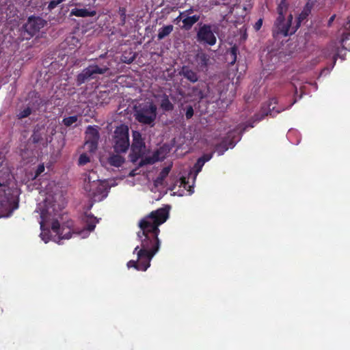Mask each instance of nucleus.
Here are the masks:
<instances>
[{
  "label": "nucleus",
  "instance_id": "obj_30",
  "mask_svg": "<svg viewBox=\"0 0 350 350\" xmlns=\"http://www.w3.org/2000/svg\"><path fill=\"white\" fill-rule=\"evenodd\" d=\"M118 14L120 16L122 25H124L126 18V9L124 7H120L118 9Z\"/></svg>",
  "mask_w": 350,
  "mask_h": 350
},
{
  "label": "nucleus",
  "instance_id": "obj_32",
  "mask_svg": "<svg viewBox=\"0 0 350 350\" xmlns=\"http://www.w3.org/2000/svg\"><path fill=\"white\" fill-rule=\"evenodd\" d=\"M204 165V163L202 161H201L200 159L199 158L193 166V170L196 174H198L202 170V168Z\"/></svg>",
  "mask_w": 350,
  "mask_h": 350
},
{
  "label": "nucleus",
  "instance_id": "obj_17",
  "mask_svg": "<svg viewBox=\"0 0 350 350\" xmlns=\"http://www.w3.org/2000/svg\"><path fill=\"white\" fill-rule=\"evenodd\" d=\"M96 14L95 10H90L86 8H75L71 11V15H74L77 17H88L94 16Z\"/></svg>",
  "mask_w": 350,
  "mask_h": 350
},
{
  "label": "nucleus",
  "instance_id": "obj_10",
  "mask_svg": "<svg viewBox=\"0 0 350 350\" xmlns=\"http://www.w3.org/2000/svg\"><path fill=\"white\" fill-rule=\"evenodd\" d=\"M133 143L131 144V153L130 154L131 161L133 163L136 162L144 153L145 143L140 133L134 131L133 133Z\"/></svg>",
  "mask_w": 350,
  "mask_h": 350
},
{
  "label": "nucleus",
  "instance_id": "obj_31",
  "mask_svg": "<svg viewBox=\"0 0 350 350\" xmlns=\"http://www.w3.org/2000/svg\"><path fill=\"white\" fill-rule=\"evenodd\" d=\"M90 162V157L87 154L83 153L79 156L78 163L79 165H84Z\"/></svg>",
  "mask_w": 350,
  "mask_h": 350
},
{
  "label": "nucleus",
  "instance_id": "obj_45",
  "mask_svg": "<svg viewBox=\"0 0 350 350\" xmlns=\"http://www.w3.org/2000/svg\"><path fill=\"white\" fill-rule=\"evenodd\" d=\"M188 187H189V191H190V193H193V191H191V189L192 187H191L189 185Z\"/></svg>",
  "mask_w": 350,
  "mask_h": 350
},
{
  "label": "nucleus",
  "instance_id": "obj_36",
  "mask_svg": "<svg viewBox=\"0 0 350 350\" xmlns=\"http://www.w3.org/2000/svg\"><path fill=\"white\" fill-rule=\"evenodd\" d=\"M213 157V153L211 154H204L201 157H200V160L202 161L204 163L211 159Z\"/></svg>",
  "mask_w": 350,
  "mask_h": 350
},
{
  "label": "nucleus",
  "instance_id": "obj_28",
  "mask_svg": "<svg viewBox=\"0 0 350 350\" xmlns=\"http://www.w3.org/2000/svg\"><path fill=\"white\" fill-rule=\"evenodd\" d=\"M31 139L33 143L37 144L42 141V136L38 131H33V133L31 136Z\"/></svg>",
  "mask_w": 350,
  "mask_h": 350
},
{
  "label": "nucleus",
  "instance_id": "obj_1",
  "mask_svg": "<svg viewBox=\"0 0 350 350\" xmlns=\"http://www.w3.org/2000/svg\"><path fill=\"white\" fill-rule=\"evenodd\" d=\"M169 207L159 208L144 216L139 221L140 230L137 237L141 241L133 251L137 254V260H131L127 262L128 268H135L145 271L150 266V261L160 247L159 234V226L164 224L169 217Z\"/></svg>",
  "mask_w": 350,
  "mask_h": 350
},
{
  "label": "nucleus",
  "instance_id": "obj_40",
  "mask_svg": "<svg viewBox=\"0 0 350 350\" xmlns=\"http://www.w3.org/2000/svg\"><path fill=\"white\" fill-rule=\"evenodd\" d=\"M180 185H183L184 188H186V187L188 185V183L186 181V178H185V177L180 178Z\"/></svg>",
  "mask_w": 350,
  "mask_h": 350
},
{
  "label": "nucleus",
  "instance_id": "obj_11",
  "mask_svg": "<svg viewBox=\"0 0 350 350\" xmlns=\"http://www.w3.org/2000/svg\"><path fill=\"white\" fill-rule=\"evenodd\" d=\"M85 146L90 152H94L98 148L100 135L98 130L92 126H88L86 131Z\"/></svg>",
  "mask_w": 350,
  "mask_h": 350
},
{
  "label": "nucleus",
  "instance_id": "obj_25",
  "mask_svg": "<svg viewBox=\"0 0 350 350\" xmlns=\"http://www.w3.org/2000/svg\"><path fill=\"white\" fill-rule=\"evenodd\" d=\"M78 120L77 116H69L64 118L62 120V123L66 126H70L72 124L75 123Z\"/></svg>",
  "mask_w": 350,
  "mask_h": 350
},
{
  "label": "nucleus",
  "instance_id": "obj_2",
  "mask_svg": "<svg viewBox=\"0 0 350 350\" xmlns=\"http://www.w3.org/2000/svg\"><path fill=\"white\" fill-rule=\"evenodd\" d=\"M64 208V205L63 203L57 202L55 197L49 196L44 201V206L40 215L42 218L40 222L41 230L44 231V223H47L51 219V228L52 231L57 235L58 240L57 242L59 244L61 240L71 238L72 234L85 237L94 230L96 224L98 221L93 215L86 213L82 218L84 226L81 228L76 227L72 220H68L60 226L59 221L54 217L59 215L60 212Z\"/></svg>",
  "mask_w": 350,
  "mask_h": 350
},
{
  "label": "nucleus",
  "instance_id": "obj_4",
  "mask_svg": "<svg viewBox=\"0 0 350 350\" xmlns=\"http://www.w3.org/2000/svg\"><path fill=\"white\" fill-rule=\"evenodd\" d=\"M288 8V3L287 0H280L277 7V12L278 16L275 22V31L278 34L283 35L284 36H288L289 29L293 21V15L290 14L288 16L287 21L285 22L284 15Z\"/></svg>",
  "mask_w": 350,
  "mask_h": 350
},
{
  "label": "nucleus",
  "instance_id": "obj_23",
  "mask_svg": "<svg viewBox=\"0 0 350 350\" xmlns=\"http://www.w3.org/2000/svg\"><path fill=\"white\" fill-rule=\"evenodd\" d=\"M350 37V17L347 18V22L344 25V31L342 33L340 42L343 44Z\"/></svg>",
  "mask_w": 350,
  "mask_h": 350
},
{
  "label": "nucleus",
  "instance_id": "obj_38",
  "mask_svg": "<svg viewBox=\"0 0 350 350\" xmlns=\"http://www.w3.org/2000/svg\"><path fill=\"white\" fill-rule=\"evenodd\" d=\"M123 58H124V59H122L123 62L129 64H131L135 60V56L133 55L129 58L124 57Z\"/></svg>",
  "mask_w": 350,
  "mask_h": 350
},
{
  "label": "nucleus",
  "instance_id": "obj_41",
  "mask_svg": "<svg viewBox=\"0 0 350 350\" xmlns=\"http://www.w3.org/2000/svg\"><path fill=\"white\" fill-rule=\"evenodd\" d=\"M335 18H336V15H335V14L332 15V16L329 18V19L328 20V22H327V26H328V27H331V26H332V23L334 22V21Z\"/></svg>",
  "mask_w": 350,
  "mask_h": 350
},
{
  "label": "nucleus",
  "instance_id": "obj_7",
  "mask_svg": "<svg viewBox=\"0 0 350 350\" xmlns=\"http://www.w3.org/2000/svg\"><path fill=\"white\" fill-rule=\"evenodd\" d=\"M110 63L107 62L98 64H91L84 68L81 73L77 76V85H81L90 79H94L95 75L105 74L109 70Z\"/></svg>",
  "mask_w": 350,
  "mask_h": 350
},
{
  "label": "nucleus",
  "instance_id": "obj_34",
  "mask_svg": "<svg viewBox=\"0 0 350 350\" xmlns=\"http://www.w3.org/2000/svg\"><path fill=\"white\" fill-rule=\"evenodd\" d=\"M193 109L191 105H188L186 107L185 117L187 120L191 119L193 116Z\"/></svg>",
  "mask_w": 350,
  "mask_h": 350
},
{
  "label": "nucleus",
  "instance_id": "obj_43",
  "mask_svg": "<svg viewBox=\"0 0 350 350\" xmlns=\"http://www.w3.org/2000/svg\"><path fill=\"white\" fill-rule=\"evenodd\" d=\"M56 1V3H55V5H57L59 3H60L62 1V0H57V1Z\"/></svg>",
  "mask_w": 350,
  "mask_h": 350
},
{
  "label": "nucleus",
  "instance_id": "obj_21",
  "mask_svg": "<svg viewBox=\"0 0 350 350\" xmlns=\"http://www.w3.org/2000/svg\"><path fill=\"white\" fill-rule=\"evenodd\" d=\"M120 153L113 154L108 158V163L116 167H120L124 163V158L120 155Z\"/></svg>",
  "mask_w": 350,
  "mask_h": 350
},
{
  "label": "nucleus",
  "instance_id": "obj_24",
  "mask_svg": "<svg viewBox=\"0 0 350 350\" xmlns=\"http://www.w3.org/2000/svg\"><path fill=\"white\" fill-rule=\"evenodd\" d=\"M173 25H168L166 26H164L159 29L157 38L159 40H162L168 35L171 33V32L173 31Z\"/></svg>",
  "mask_w": 350,
  "mask_h": 350
},
{
  "label": "nucleus",
  "instance_id": "obj_18",
  "mask_svg": "<svg viewBox=\"0 0 350 350\" xmlns=\"http://www.w3.org/2000/svg\"><path fill=\"white\" fill-rule=\"evenodd\" d=\"M200 18V15L187 16L183 19V28L185 30H189L193 25L196 23Z\"/></svg>",
  "mask_w": 350,
  "mask_h": 350
},
{
  "label": "nucleus",
  "instance_id": "obj_16",
  "mask_svg": "<svg viewBox=\"0 0 350 350\" xmlns=\"http://www.w3.org/2000/svg\"><path fill=\"white\" fill-rule=\"evenodd\" d=\"M179 75L193 83L197 82L199 79L197 72L191 70L187 66H183L181 68Z\"/></svg>",
  "mask_w": 350,
  "mask_h": 350
},
{
  "label": "nucleus",
  "instance_id": "obj_20",
  "mask_svg": "<svg viewBox=\"0 0 350 350\" xmlns=\"http://www.w3.org/2000/svg\"><path fill=\"white\" fill-rule=\"evenodd\" d=\"M171 167L170 166L163 167L160 172L159 176L154 181V185L156 187L161 186L163 185L164 180L168 176L170 172Z\"/></svg>",
  "mask_w": 350,
  "mask_h": 350
},
{
  "label": "nucleus",
  "instance_id": "obj_44",
  "mask_svg": "<svg viewBox=\"0 0 350 350\" xmlns=\"http://www.w3.org/2000/svg\"><path fill=\"white\" fill-rule=\"evenodd\" d=\"M336 62V57H334V62H333V66H332V67H334V66L335 65Z\"/></svg>",
  "mask_w": 350,
  "mask_h": 350
},
{
  "label": "nucleus",
  "instance_id": "obj_29",
  "mask_svg": "<svg viewBox=\"0 0 350 350\" xmlns=\"http://www.w3.org/2000/svg\"><path fill=\"white\" fill-rule=\"evenodd\" d=\"M94 179H98V176L96 175V173L94 172L93 170L90 172L88 175L85 178V183H92Z\"/></svg>",
  "mask_w": 350,
  "mask_h": 350
},
{
  "label": "nucleus",
  "instance_id": "obj_22",
  "mask_svg": "<svg viewBox=\"0 0 350 350\" xmlns=\"http://www.w3.org/2000/svg\"><path fill=\"white\" fill-rule=\"evenodd\" d=\"M196 60L198 63V66L201 70H204L207 68L209 58L208 55L204 53H198L196 56Z\"/></svg>",
  "mask_w": 350,
  "mask_h": 350
},
{
  "label": "nucleus",
  "instance_id": "obj_35",
  "mask_svg": "<svg viewBox=\"0 0 350 350\" xmlns=\"http://www.w3.org/2000/svg\"><path fill=\"white\" fill-rule=\"evenodd\" d=\"M193 12V9L192 7H191L189 9L186 10L185 11H184L183 12H180V15L176 18V20H179L181 18V16H183L189 15Z\"/></svg>",
  "mask_w": 350,
  "mask_h": 350
},
{
  "label": "nucleus",
  "instance_id": "obj_14",
  "mask_svg": "<svg viewBox=\"0 0 350 350\" xmlns=\"http://www.w3.org/2000/svg\"><path fill=\"white\" fill-rule=\"evenodd\" d=\"M314 5V1L313 0H308V1L304 5L301 12L299 14L297 17V24L295 27H291L289 29V33L288 35H292L295 33V31L298 29V28L300 27L301 23L305 21L308 16L311 13V10Z\"/></svg>",
  "mask_w": 350,
  "mask_h": 350
},
{
  "label": "nucleus",
  "instance_id": "obj_39",
  "mask_svg": "<svg viewBox=\"0 0 350 350\" xmlns=\"http://www.w3.org/2000/svg\"><path fill=\"white\" fill-rule=\"evenodd\" d=\"M150 163V159H142L139 163V167H142L146 164Z\"/></svg>",
  "mask_w": 350,
  "mask_h": 350
},
{
  "label": "nucleus",
  "instance_id": "obj_42",
  "mask_svg": "<svg viewBox=\"0 0 350 350\" xmlns=\"http://www.w3.org/2000/svg\"><path fill=\"white\" fill-rule=\"evenodd\" d=\"M55 3H56V1H51V2H50V3H49V7L50 8H54L56 6V5H55Z\"/></svg>",
  "mask_w": 350,
  "mask_h": 350
},
{
  "label": "nucleus",
  "instance_id": "obj_8",
  "mask_svg": "<svg viewBox=\"0 0 350 350\" xmlns=\"http://www.w3.org/2000/svg\"><path fill=\"white\" fill-rule=\"evenodd\" d=\"M92 182V184L85 183L84 189L93 201H101L107 196V188L99 179H94Z\"/></svg>",
  "mask_w": 350,
  "mask_h": 350
},
{
  "label": "nucleus",
  "instance_id": "obj_37",
  "mask_svg": "<svg viewBox=\"0 0 350 350\" xmlns=\"http://www.w3.org/2000/svg\"><path fill=\"white\" fill-rule=\"evenodd\" d=\"M262 25V19L259 18L256 23L254 25V28L256 31H258L260 29Z\"/></svg>",
  "mask_w": 350,
  "mask_h": 350
},
{
  "label": "nucleus",
  "instance_id": "obj_27",
  "mask_svg": "<svg viewBox=\"0 0 350 350\" xmlns=\"http://www.w3.org/2000/svg\"><path fill=\"white\" fill-rule=\"evenodd\" d=\"M32 111L31 109L29 107H26L23 110L21 111L18 114L17 117L18 119H23L25 118L28 117L29 115H31Z\"/></svg>",
  "mask_w": 350,
  "mask_h": 350
},
{
  "label": "nucleus",
  "instance_id": "obj_19",
  "mask_svg": "<svg viewBox=\"0 0 350 350\" xmlns=\"http://www.w3.org/2000/svg\"><path fill=\"white\" fill-rule=\"evenodd\" d=\"M160 107L163 111H172L174 106L173 103L170 100L169 96L166 94H163L161 96Z\"/></svg>",
  "mask_w": 350,
  "mask_h": 350
},
{
  "label": "nucleus",
  "instance_id": "obj_5",
  "mask_svg": "<svg viewBox=\"0 0 350 350\" xmlns=\"http://www.w3.org/2000/svg\"><path fill=\"white\" fill-rule=\"evenodd\" d=\"M129 127L125 124L117 126L113 132L112 143L116 153L126 152L130 146Z\"/></svg>",
  "mask_w": 350,
  "mask_h": 350
},
{
  "label": "nucleus",
  "instance_id": "obj_33",
  "mask_svg": "<svg viewBox=\"0 0 350 350\" xmlns=\"http://www.w3.org/2000/svg\"><path fill=\"white\" fill-rule=\"evenodd\" d=\"M45 167L44 163L39 164L35 171L34 178L38 177L42 173L44 172Z\"/></svg>",
  "mask_w": 350,
  "mask_h": 350
},
{
  "label": "nucleus",
  "instance_id": "obj_15",
  "mask_svg": "<svg viewBox=\"0 0 350 350\" xmlns=\"http://www.w3.org/2000/svg\"><path fill=\"white\" fill-rule=\"evenodd\" d=\"M233 137L234 132H228L227 137L215 146V151L217 152L218 155H222L229 147L233 148L235 146L236 142L232 139Z\"/></svg>",
  "mask_w": 350,
  "mask_h": 350
},
{
  "label": "nucleus",
  "instance_id": "obj_12",
  "mask_svg": "<svg viewBox=\"0 0 350 350\" xmlns=\"http://www.w3.org/2000/svg\"><path fill=\"white\" fill-rule=\"evenodd\" d=\"M46 21L39 16H30L24 25L25 31L31 36H34L40 29L44 27Z\"/></svg>",
  "mask_w": 350,
  "mask_h": 350
},
{
  "label": "nucleus",
  "instance_id": "obj_6",
  "mask_svg": "<svg viewBox=\"0 0 350 350\" xmlns=\"http://www.w3.org/2000/svg\"><path fill=\"white\" fill-rule=\"evenodd\" d=\"M157 106L153 103H146L135 110V120L141 124L153 126L157 118Z\"/></svg>",
  "mask_w": 350,
  "mask_h": 350
},
{
  "label": "nucleus",
  "instance_id": "obj_26",
  "mask_svg": "<svg viewBox=\"0 0 350 350\" xmlns=\"http://www.w3.org/2000/svg\"><path fill=\"white\" fill-rule=\"evenodd\" d=\"M238 49L236 46L231 47L230 51V55L231 57V62H230V65H234L237 61V55Z\"/></svg>",
  "mask_w": 350,
  "mask_h": 350
},
{
  "label": "nucleus",
  "instance_id": "obj_13",
  "mask_svg": "<svg viewBox=\"0 0 350 350\" xmlns=\"http://www.w3.org/2000/svg\"><path fill=\"white\" fill-rule=\"evenodd\" d=\"M278 103V100L276 98H271L269 101V104L265 108V106L262 107L260 113L256 114L254 116L255 121L259 122L261 120H262L265 116H268L269 114L274 117L276 114L280 113L283 109H275V105Z\"/></svg>",
  "mask_w": 350,
  "mask_h": 350
},
{
  "label": "nucleus",
  "instance_id": "obj_3",
  "mask_svg": "<svg viewBox=\"0 0 350 350\" xmlns=\"http://www.w3.org/2000/svg\"><path fill=\"white\" fill-rule=\"evenodd\" d=\"M8 178H0V207L5 212L6 217L12 215L18 208V198L14 194L13 189L10 187V175Z\"/></svg>",
  "mask_w": 350,
  "mask_h": 350
},
{
  "label": "nucleus",
  "instance_id": "obj_46",
  "mask_svg": "<svg viewBox=\"0 0 350 350\" xmlns=\"http://www.w3.org/2000/svg\"><path fill=\"white\" fill-rule=\"evenodd\" d=\"M250 127H254V125L253 124H250Z\"/></svg>",
  "mask_w": 350,
  "mask_h": 350
},
{
  "label": "nucleus",
  "instance_id": "obj_9",
  "mask_svg": "<svg viewBox=\"0 0 350 350\" xmlns=\"http://www.w3.org/2000/svg\"><path fill=\"white\" fill-rule=\"evenodd\" d=\"M199 29L196 33L197 41L203 44L213 46L216 44L217 38L209 24L199 23Z\"/></svg>",
  "mask_w": 350,
  "mask_h": 350
}]
</instances>
